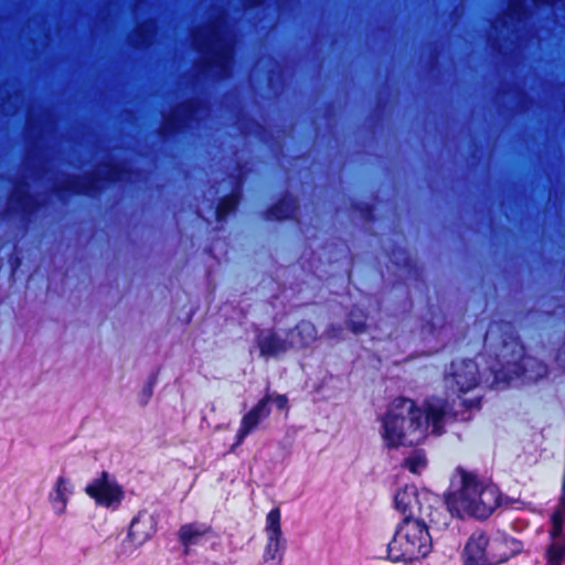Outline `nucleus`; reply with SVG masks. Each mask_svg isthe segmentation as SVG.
<instances>
[{"mask_svg":"<svg viewBox=\"0 0 565 565\" xmlns=\"http://www.w3.org/2000/svg\"><path fill=\"white\" fill-rule=\"evenodd\" d=\"M156 30V22L153 20H148L136 29L131 41L137 46L148 45L152 42Z\"/></svg>","mask_w":565,"mask_h":565,"instance_id":"nucleus-21","label":"nucleus"},{"mask_svg":"<svg viewBox=\"0 0 565 565\" xmlns=\"http://www.w3.org/2000/svg\"><path fill=\"white\" fill-rule=\"evenodd\" d=\"M450 414L448 402H428L423 411L412 399L397 398L382 417L380 433L390 448L417 445L426 438L429 427L434 434L441 435L444 420Z\"/></svg>","mask_w":565,"mask_h":565,"instance_id":"nucleus-1","label":"nucleus"},{"mask_svg":"<svg viewBox=\"0 0 565 565\" xmlns=\"http://www.w3.org/2000/svg\"><path fill=\"white\" fill-rule=\"evenodd\" d=\"M525 15V0H509L508 13L493 23V29L501 34L514 32L515 24L521 23Z\"/></svg>","mask_w":565,"mask_h":565,"instance_id":"nucleus-15","label":"nucleus"},{"mask_svg":"<svg viewBox=\"0 0 565 565\" xmlns=\"http://www.w3.org/2000/svg\"><path fill=\"white\" fill-rule=\"evenodd\" d=\"M405 467L415 475H420L427 467V458L422 449L413 450L405 458Z\"/></svg>","mask_w":565,"mask_h":565,"instance_id":"nucleus-23","label":"nucleus"},{"mask_svg":"<svg viewBox=\"0 0 565 565\" xmlns=\"http://www.w3.org/2000/svg\"><path fill=\"white\" fill-rule=\"evenodd\" d=\"M238 195L232 193L224 198L215 210V216L218 221H223L232 211H234L238 204Z\"/></svg>","mask_w":565,"mask_h":565,"instance_id":"nucleus-25","label":"nucleus"},{"mask_svg":"<svg viewBox=\"0 0 565 565\" xmlns=\"http://www.w3.org/2000/svg\"><path fill=\"white\" fill-rule=\"evenodd\" d=\"M365 316L362 311L352 310L349 316V327L354 333H361L365 330Z\"/></svg>","mask_w":565,"mask_h":565,"instance_id":"nucleus-26","label":"nucleus"},{"mask_svg":"<svg viewBox=\"0 0 565 565\" xmlns=\"http://www.w3.org/2000/svg\"><path fill=\"white\" fill-rule=\"evenodd\" d=\"M445 529L423 518L403 519L387 545L390 559L408 562L426 557L431 551L434 534Z\"/></svg>","mask_w":565,"mask_h":565,"instance_id":"nucleus-4","label":"nucleus"},{"mask_svg":"<svg viewBox=\"0 0 565 565\" xmlns=\"http://www.w3.org/2000/svg\"><path fill=\"white\" fill-rule=\"evenodd\" d=\"M248 7H256L263 3L264 0H245Z\"/></svg>","mask_w":565,"mask_h":565,"instance_id":"nucleus-29","label":"nucleus"},{"mask_svg":"<svg viewBox=\"0 0 565 565\" xmlns=\"http://www.w3.org/2000/svg\"><path fill=\"white\" fill-rule=\"evenodd\" d=\"M213 20L192 33L194 47L202 54L198 73L214 78H227L233 64L235 34L227 24L226 14L216 9Z\"/></svg>","mask_w":565,"mask_h":565,"instance_id":"nucleus-2","label":"nucleus"},{"mask_svg":"<svg viewBox=\"0 0 565 565\" xmlns=\"http://www.w3.org/2000/svg\"><path fill=\"white\" fill-rule=\"evenodd\" d=\"M268 403L269 397H264L243 417L241 428L237 433L236 445L242 444L245 437L269 415L270 409L268 407Z\"/></svg>","mask_w":565,"mask_h":565,"instance_id":"nucleus-13","label":"nucleus"},{"mask_svg":"<svg viewBox=\"0 0 565 565\" xmlns=\"http://www.w3.org/2000/svg\"><path fill=\"white\" fill-rule=\"evenodd\" d=\"M479 403L480 402H479L478 398H473V399H470V401H467V399H462L461 401V404L466 405L468 408L478 407Z\"/></svg>","mask_w":565,"mask_h":565,"instance_id":"nucleus-28","label":"nucleus"},{"mask_svg":"<svg viewBox=\"0 0 565 565\" xmlns=\"http://www.w3.org/2000/svg\"><path fill=\"white\" fill-rule=\"evenodd\" d=\"M556 1H557V0H547V2L553 3V4H554Z\"/></svg>","mask_w":565,"mask_h":565,"instance_id":"nucleus-31","label":"nucleus"},{"mask_svg":"<svg viewBox=\"0 0 565 565\" xmlns=\"http://www.w3.org/2000/svg\"><path fill=\"white\" fill-rule=\"evenodd\" d=\"M265 531L267 536H282L279 508L273 509L267 514Z\"/></svg>","mask_w":565,"mask_h":565,"instance_id":"nucleus-24","label":"nucleus"},{"mask_svg":"<svg viewBox=\"0 0 565 565\" xmlns=\"http://www.w3.org/2000/svg\"><path fill=\"white\" fill-rule=\"evenodd\" d=\"M86 493L104 507L119 504L124 495L120 486L106 471L86 487Z\"/></svg>","mask_w":565,"mask_h":565,"instance_id":"nucleus-11","label":"nucleus"},{"mask_svg":"<svg viewBox=\"0 0 565 565\" xmlns=\"http://www.w3.org/2000/svg\"><path fill=\"white\" fill-rule=\"evenodd\" d=\"M257 345L263 358H277L291 349L289 339H282L271 331H262L257 338Z\"/></svg>","mask_w":565,"mask_h":565,"instance_id":"nucleus-14","label":"nucleus"},{"mask_svg":"<svg viewBox=\"0 0 565 565\" xmlns=\"http://www.w3.org/2000/svg\"><path fill=\"white\" fill-rule=\"evenodd\" d=\"M157 530V518L154 514L143 510L132 519L126 540L119 547L120 555H130L142 546Z\"/></svg>","mask_w":565,"mask_h":565,"instance_id":"nucleus-8","label":"nucleus"},{"mask_svg":"<svg viewBox=\"0 0 565 565\" xmlns=\"http://www.w3.org/2000/svg\"><path fill=\"white\" fill-rule=\"evenodd\" d=\"M478 364L475 361L452 362L450 372L445 377L446 387L457 395L467 393L478 385Z\"/></svg>","mask_w":565,"mask_h":565,"instance_id":"nucleus-10","label":"nucleus"},{"mask_svg":"<svg viewBox=\"0 0 565 565\" xmlns=\"http://www.w3.org/2000/svg\"><path fill=\"white\" fill-rule=\"evenodd\" d=\"M337 332H338V329L335 327H331V329L329 330L330 337H337L338 335Z\"/></svg>","mask_w":565,"mask_h":565,"instance_id":"nucleus-30","label":"nucleus"},{"mask_svg":"<svg viewBox=\"0 0 565 565\" xmlns=\"http://www.w3.org/2000/svg\"><path fill=\"white\" fill-rule=\"evenodd\" d=\"M395 508L404 519H424L438 527H447L451 516L443 507L435 508L428 493H419L414 486H405L394 497Z\"/></svg>","mask_w":565,"mask_h":565,"instance_id":"nucleus-5","label":"nucleus"},{"mask_svg":"<svg viewBox=\"0 0 565 565\" xmlns=\"http://www.w3.org/2000/svg\"><path fill=\"white\" fill-rule=\"evenodd\" d=\"M269 397V402H273L276 404V406L280 409L285 408L287 405V398L284 395H275V396H267Z\"/></svg>","mask_w":565,"mask_h":565,"instance_id":"nucleus-27","label":"nucleus"},{"mask_svg":"<svg viewBox=\"0 0 565 565\" xmlns=\"http://www.w3.org/2000/svg\"><path fill=\"white\" fill-rule=\"evenodd\" d=\"M209 532V527L204 524H185L179 531V537L188 552L189 546L196 545L204 534Z\"/></svg>","mask_w":565,"mask_h":565,"instance_id":"nucleus-19","label":"nucleus"},{"mask_svg":"<svg viewBox=\"0 0 565 565\" xmlns=\"http://www.w3.org/2000/svg\"><path fill=\"white\" fill-rule=\"evenodd\" d=\"M286 547L282 536H267V545L264 552V561H281Z\"/></svg>","mask_w":565,"mask_h":565,"instance_id":"nucleus-22","label":"nucleus"},{"mask_svg":"<svg viewBox=\"0 0 565 565\" xmlns=\"http://www.w3.org/2000/svg\"><path fill=\"white\" fill-rule=\"evenodd\" d=\"M9 209L23 214H31L36 209V201L30 194L28 184L18 185L9 199Z\"/></svg>","mask_w":565,"mask_h":565,"instance_id":"nucleus-16","label":"nucleus"},{"mask_svg":"<svg viewBox=\"0 0 565 565\" xmlns=\"http://www.w3.org/2000/svg\"><path fill=\"white\" fill-rule=\"evenodd\" d=\"M206 115L207 108L200 100L195 99L183 103L164 117L161 134L169 135L191 127L193 121H199Z\"/></svg>","mask_w":565,"mask_h":565,"instance_id":"nucleus-9","label":"nucleus"},{"mask_svg":"<svg viewBox=\"0 0 565 565\" xmlns=\"http://www.w3.org/2000/svg\"><path fill=\"white\" fill-rule=\"evenodd\" d=\"M317 338L316 327L309 321H301L288 333L291 348H303L312 343Z\"/></svg>","mask_w":565,"mask_h":565,"instance_id":"nucleus-17","label":"nucleus"},{"mask_svg":"<svg viewBox=\"0 0 565 565\" xmlns=\"http://www.w3.org/2000/svg\"><path fill=\"white\" fill-rule=\"evenodd\" d=\"M535 360L524 356V349L516 340L505 342L499 354L498 365L490 366L494 383H509L523 375Z\"/></svg>","mask_w":565,"mask_h":565,"instance_id":"nucleus-6","label":"nucleus"},{"mask_svg":"<svg viewBox=\"0 0 565 565\" xmlns=\"http://www.w3.org/2000/svg\"><path fill=\"white\" fill-rule=\"evenodd\" d=\"M71 493L70 481L64 477H60L50 493V502L55 513L63 514L65 512Z\"/></svg>","mask_w":565,"mask_h":565,"instance_id":"nucleus-18","label":"nucleus"},{"mask_svg":"<svg viewBox=\"0 0 565 565\" xmlns=\"http://www.w3.org/2000/svg\"><path fill=\"white\" fill-rule=\"evenodd\" d=\"M460 489L450 494L447 500L450 513L459 518L465 515L478 519L488 518L500 503L499 490L494 484L486 483L477 476L467 471H460Z\"/></svg>","mask_w":565,"mask_h":565,"instance_id":"nucleus-3","label":"nucleus"},{"mask_svg":"<svg viewBox=\"0 0 565 565\" xmlns=\"http://www.w3.org/2000/svg\"><path fill=\"white\" fill-rule=\"evenodd\" d=\"M488 544V537L483 532L473 533L465 547V565H494L508 558V556L504 555L497 559L491 552L486 551Z\"/></svg>","mask_w":565,"mask_h":565,"instance_id":"nucleus-12","label":"nucleus"},{"mask_svg":"<svg viewBox=\"0 0 565 565\" xmlns=\"http://www.w3.org/2000/svg\"><path fill=\"white\" fill-rule=\"evenodd\" d=\"M128 180L129 178L124 167L105 163L97 167L93 174L83 178H68L65 182L64 190L93 196L100 190L102 181L119 182Z\"/></svg>","mask_w":565,"mask_h":565,"instance_id":"nucleus-7","label":"nucleus"},{"mask_svg":"<svg viewBox=\"0 0 565 565\" xmlns=\"http://www.w3.org/2000/svg\"><path fill=\"white\" fill-rule=\"evenodd\" d=\"M298 207L297 200L287 195L269 210V216L274 220L292 218Z\"/></svg>","mask_w":565,"mask_h":565,"instance_id":"nucleus-20","label":"nucleus"}]
</instances>
